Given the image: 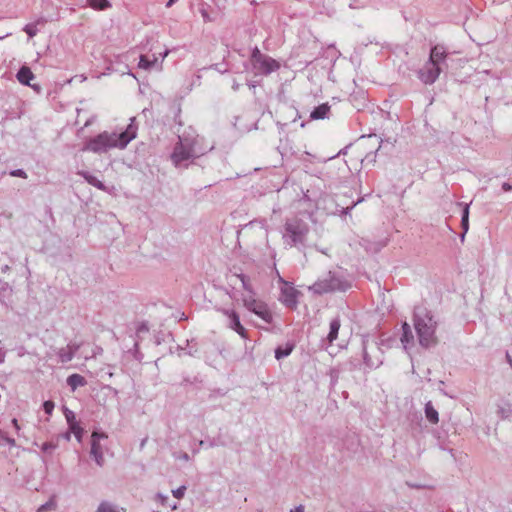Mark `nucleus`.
Instances as JSON below:
<instances>
[{
  "instance_id": "1",
  "label": "nucleus",
  "mask_w": 512,
  "mask_h": 512,
  "mask_svg": "<svg viewBox=\"0 0 512 512\" xmlns=\"http://www.w3.org/2000/svg\"><path fill=\"white\" fill-rule=\"evenodd\" d=\"M135 137L136 128L130 124L125 131L119 134L103 132L97 135L86 143L83 150L101 153L111 148H124Z\"/></svg>"
},
{
  "instance_id": "2",
  "label": "nucleus",
  "mask_w": 512,
  "mask_h": 512,
  "mask_svg": "<svg viewBox=\"0 0 512 512\" xmlns=\"http://www.w3.org/2000/svg\"><path fill=\"white\" fill-rule=\"evenodd\" d=\"M414 326L422 346L430 347L436 343V322L426 307L418 306L415 309Z\"/></svg>"
},
{
  "instance_id": "3",
  "label": "nucleus",
  "mask_w": 512,
  "mask_h": 512,
  "mask_svg": "<svg viewBox=\"0 0 512 512\" xmlns=\"http://www.w3.org/2000/svg\"><path fill=\"white\" fill-rule=\"evenodd\" d=\"M251 63L258 74L268 75L280 68V63L272 57L262 54L255 48L251 55Z\"/></svg>"
},
{
  "instance_id": "4",
  "label": "nucleus",
  "mask_w": 512,
  "mask_h": 512,
  "mask_svg": "<svg viewBox=\"0 0 512 512\" xmlns=\"http://www.w3.org/2000/svg\"><path fill=\"white\" fill-rule=\"evenodd\" d=\"M243 304L249 311L259 316L265 322H272L273 316L268 306L261 300L254 298L253 295L244 297Z\"/></svg>"
},
{
  "instance_id": "5",
  "label": "nucleus",
  "mask_w": 512,
  "mask_h": 512,
  "mask_svg": "<svg viewBox=\"0 0 512 512\" xmlns=\"http://www.w3.org/2000/svg\"><path fill=\"white\" fill-rule=\"evenodd\" d=\"M108 436L105 433L93 432L91 435V450L90 454L95 459L99 466L104 463L103 449L100 445V439H107Z\"/></svg>"
},
{
  "instance_id": "6",
  "label": "nucleus",
  "mask_w": 512,
  "mask_h": 512,
  "mask_svg": "<svg viewBox=\"0 0 512 512\" xmlns=\"http://www.w3.org/2000/svg\"><path fill=\"white\" fill-rule=\"evenodd\" d=\"M441 72L440 66L427 62L422 69L418 72L419 79L425 84L434 83L439 77Z\"/></svg>"
},
{
  "instance_id": "7",
  "label": "nucleus",
  "mask_w": 512,
  "mask_h": 512,
  "mask_svg": "<svg viewBox=\"0 0 512 512\" xmlns=\"http://www.w3.org/2000/svg\"><path fill=\"white\" fill-rule=\"evenodd\" d=\"M299 291L290 283L283 282L281 289V300L290 308H295L298 302Z\"/></svg>"
},
{
  "instance_id": "8",
  "label": "nucleus",
  "mask_w": 512,
  "mask_h": 512,
  "mask_svg": "<svg viewBox=\"0 0 512 512\" xmlns=\"http://www.w3.org/2000/svg\"><path fill=\"white\" fill-rule=\"evenodd\" d=\"M285 228L294 243L301 241L307 232L306 227L297 219L288 221Z\"/></svg>"
},
{
  "instance_id": "9",
  "label": "nucleus",
  "mask_w": 512,
  "mask_h": 512,
  "mask_svg": "<svg viewBox=\"0 0 512 512\" xmlns=\"http://www.w3.org/2000/svg\"><path fill=\"white\" fill-rule=\"evenodd\" d=\"M191 156H192L191 148L185 146L183 143L180 142L175 146L174 151L171 155V159H172L173 163L177 166L181 162L190 159Z\"/></svg>"
},
{
  "instance_id": "10",
  "label": "nucleus",
  "mask_w": 512,
  "mask_h": 512,
  "mask_svg": "<svg viewBox=\"0 0 512 512\" xmlns=\"http://www.w3.org/2000/svg\"><path fill=\"white\" fill-rule=\"evenodd\" d=\"M224 313L231 319V328L241 337L246 338V329L240 323L238 314L235 311H225Z\"/></svg>"
},
{
  "instance_id": "11",
  "label": "nucleus",
  "mask_w": 512,
  "mask_h": 512,
  "mask_svg": "<svg viewBox=\"0 0 512 512\" xmlns=\"http://www.w3.org/2000/svg\"><path fill=\"white\" fill-rule=\"evenodd\" d=\"M34 78V74L27 66H23L17 73V79L21 84L30 85V81Z\"/></svg>"
},
{
  "instance_id": "12",
  "label": "nucleus",
  "mask_w": 512,
  "mask_h": 512,
  "mask_svg": "<svg viewBox=\"0 0 512 512\" xmlns=\"http://www.w3.org/2000/svg\"><path fill=\"white\" fill-rule=\"evenodd\" d=\"M446 57V53L442 47L434 46L431 49L430 57L428 62H433V64H436L439 66V63L443 61Z\"/></svg>"
},
{
  "instance_id": "13",
  "label": "nucleus",
  "mask_w": 512,
  "mask_h": 512,
  "mask_svg": "<svg viewBox=\"0 0 512 512\" xmlns=\"http://www.w3.org/2000/svg\"><path fill=\"white\" fill-rule=\"evenodd\" d=\"M330 111V106L327 103L321 104L316 107L310 114V118L313 120L324 119Z\"/></svg>"
},
{
  "instance_id": "14",
  "label": "nucleus",
  "mask_w": 512,
  "mask_h": 512,
  "mask_svg": "<svg viewBox=\"0 0 512 512\" xmlns=\"http://www.w3.org/2000/svg\"><path fill=\"white\" fill-rule=\"evenodd\" d=\"M68 385L75 390L79 386H84L86 381L83 376L79 374H72L67 378Z\"/></svg>"
},
{
  "instance_id": "15",
  "label": "nucleus",
  "mask_w": 512,
  "mask_h": 512,
  "mask_svg": "<svg viewBox=\"0 0 512 512\" xmlns=\"http://www.w3.org/2000/svg\"><path fill=\"white\" fill-rule=\"evenodd\" d=\"M425 415L429 422L437 424L439 421L438 412L435 410L431 402H428L425 406Z\"/></svg>"
},
{
  "instance_id": "16",
  "label": "nucleus",
  "mask_w": 512,
  "mask_h": 512,
  "mask_svg": "<svg viewBox=\"0 0 512 512\" xmlns=\"http://www.w3.org/2000/svg\"><path fill=\"white\" fill-rule=\"evenodd\" d=\"M158 62V58L156 56L153 57L152 60H150L147 56L141 55L138 63V67L140 69L149 70L154 65H156Z\"/></svg>"
},
{
  "instance_id": "17",
  "label": "nucleus",
  "mask_w": 512,
  "mask_h": 512,
  "mask_svg": "<svg viewBox=\"0 0 512 512\" xmlns=\"http://www.w3.org/2000/svg\"><path fill=\"white\" fill-rule=\"evenodd\" d=\"M339 329H340L339 320H337V319L333 320L330 323V332L328 334V340L330 343H332L334 340L337 339Z\"/></svg>"
},
{
  "instance_id": "18",
  "label": "nucleus",
  "mask_w": 512,
  "mask_h": 512,
  "mask_svg": "<svg viewBox=\"0 0 512 512\" xmlns=\"http://www.w3.org/2000/svg\"><path fill=\"white\" fill-rule=\"evenodd\" d=\"M74 353L75 349L72 346H68L66 349H62L59 354L61 362L65 363L72 360Z\"/></svg>"
},
{
  "instance_id": "19",
  "label": "nucleus",
  "mask_w": 512,
  "mask_h": 512,
  "mask_svg": "<svg viewBox=\"0 0 512 512\" xmlns=\"http://www.w3.org/2000/svg\"><path fill=\"white\" fill-rule=\"evenodd\" d=\"M292 350H293V345H290V344H287L285 348L278 347L275 350V358L280 360V359L290 355Z\"/></svg>"
},
{
  "instance_id": "20",
  "label": "nucleus",
  "mask_w": 512,
  "mask_h": 512,
  "mask_svg": "<svg viewBox=\"0 0 512 512\" xmlns=\"http://www.w3.org/2000/svg\"><path fill=\"white\" fill-rule=\"evenodd\" d=\"M89 5L95 10H105L111 6L107 0H89Z\"/></svg>"
},
{
  "instance_id": "21",
  "label": "nucleus",
  "mask_w": 512,
  "mask_h": 512,
  "mask_svg": "<svg viewBox=\"0 0 512 512\" xmlns=\"http://www.w3.org/2000/svg\"><path fill=\"white\" fill-rule=\"evenodd\" d=\"M71 433L74 434L75 438L80 442L82 440L83 428L80 426L78 422H71V426L69 427Z\"/></svg>"
},
{
  "instance_id": "22",
  "label": "nucleus",
  "mask_w": 512,
  "mask_h": 512,
  "mask_svg": "<svg viewBox=\"0 0 512 512\" xmlns=\"http://www.w3.org/2000/svg\"><path fill=\"white\" fill-rule=\"evenodd\" d=\"M82 175L84 176V178L86 179V181L89 184L93 185L94 187H97L98 189H102V190L105 189L103 183L100 180H98L96 177L85 174V173H83Z\"/></svg>"
},
{
  "instance_id": "23",
  "label": "nucleus",
  "mask_w": 512,
  "mask_h": 512,
  "mask_svg": "<svg viewBox=\"0 0 512 512\" xmlns=\"http://www.w3.org/2000/svg\"><path fill=\"white\" fill-rule=\"evenodd\" d=\"M240 281L242 282L243 289L247 292H249L251 295L253 294L252 285L250 283V280L243 274H237L236 275Z\"/></svg>"
},
{
  "instance_id": "24",
  "label": "nucleus",
  "mask_w": 512,
  "mask_h": 512,
  "mask_svg": "<svg viewBox=\"0 0 512 512\" xmlns=\"http://www.w3.org/2000/svg\"><path fill=\"white\" fill-rule=\"evenodd\" d=\"M56 509V502L54 498H51L47 503L41 505L37 512H47Z\"/></svg>"
},
{
  "instance_id": "25",
  "label": "nucleus",
  "mask_w": 512,
  "mask_h": 512,
  "mask_svg": "<svg viewBox=\"0 0 512 512\" xmlns=\"http://www.w3.org/2000/svg\"><path fill=\"white\" fill-rule=\"evenodd\" d=\"M413 338L412 334H411V330H410V327L407 323H405L403 325V336L401 338V341L403 343H408L410 342V340Z\"/></svg>"
},
{
  "instance_id": "26",
  "label": "nucleus",
  "mask_w": 512,
  "mask_h": 512,
  "mask_svg": "<svg viewBox=\"0 0 512 512\" xmlns=\"http://www.w3.org/2000/svg\"><path fill=\"white\" fill-rule=\"evenodd\" d=\"M97 512H119V511H117V509L112 504H110L108 502H102L99 505Z\"/></svg>"
},
{
  "instance_id": "27",
  "label": "nucleus",
  "mask_w": 512,
  "mask_h": 512,
  "mask_svg": "<svg viewBox=\"0 0 512 512\" xmlns=\"http://www.w3.org/2000/svg\"><path fill=\"white\" fill-rule=\"evenodd\" d=\"M468 217H469V207L466 206L463 210L462 221H461L462 228H463L464 232L468 231Z\"/></svg>"
},
{
  "instance_id": "28",
  "label": "nucleus",
  "mask_w": 512,
  "mask_h": 512,
  "mask_svg": "<svg viewBox=\"0 0 512 512\" xmlns=\"http://www.w3.org/2000/svg\"><path fill=\"white\" fill-rule=\"evenodd\" d=\"M43 408H44V411L48 414V415H51L53 410H54V403L52 401H45L44 404H43Z\"/></svg>"
},
{
  "instance_id": "29",
  "label": "nucleus",
  "mask_w": 512,
  "mask_h": 512,
  "mask_svg": "<svg viewBox=\"0 0 512 512\" xmlns=\"http://www.w3.org/2000/svg\"><path fill=\"white\" fill-rule=\"evenodd\" d=\"M185 491H186V487L185 486H181L178 489L173 490L172 492H173V496L175 498L180 499V498H182L184 496Z\"/></svg>"
},
{
  "instance_id": "30",
  "label": "nucleus",
  "mask_w": 512,
  "mask_h": 512,
  "mask_svg": "<svg viewBox=\"0 0 512 512\" xmlns=\"http://www.w3.org/2000/svg\"><path fill=\"white\" fill-rule=\"evenodd\" d=\"M200 13H201V16H202L204 22L212 21V18L210 17L208 11L205 8H201Z\"/></svg>"
},
{
  "instance_id": "31",
  "label": "nucleus",
  "mask_w": 512,
  "mask_h": 512,
  "mask_svg": "<svg viewBox=\"0 0 512 512\" xmlns=\"http://www.w3.org/2000/svg\"><path fill=\"white\" fill-rule=\"evenodd\" d=\"M24 31L29 35V37H34L36 35V32H37L35 27L29 26V25H27L24 28Z\"/></svg>"
},
{
  "instance_id": "32",
  "label": "nucleus",
  "mask_w": 512,
  "mask_h": 512,
  "mask_svg": "<svg viewBox=\"0 0 512 512\" xmlns=\"http://www.w3.org/2000/svg\"><path fill=\"white\" fill-rule=\"evenodd\" d=\"M66 419H67V422H68V424H69V427L71 426V422H77V421L75 420V416H74V414H73L71 411H69L68 413H66Z\"/></svg>"
},
{
  "instance_id": "33",
  "label": "nucleus",
  "mask_w": 512,
  "mask_h": 512,
  "mask_svg": "<svg viewBox=\"0 0 512 512\" xmlns=\"http://www.w3.org/2000/svg\"><path fill=\"white\" fill-rule=\"evenodd\" d=\"M12 176L26 177L25 172L22 170H15L11 172Z\"/></svg>"
},
{
  "instance_id": "34",
  "label": "nucleus",
  "mask_w": 512,
  "mask_h": 512,
  "mask_svg": "<svg viewBox=\"0 0 512 512\" xmlns=\"http://www.w3.org/2000/svg\"><path fill=\"white\" fill-rule=\"evenodd\" d=\"M502 188L504 191H510L512 189V186L509 183H504Z\"/></svg>"
},
{
  "instance_id": "35",
  "label": "nucleus",
  "mask_w": 512,
  "mask_h": 512,
  "mask_svg": "<svg viewBox=\"0 0 512 512\" xmlns=\"http://www.w3.org/2000/svg\"><path fill=\"white\" fill-rule=\"evenodd\" d=\"M12 424L13 426L15 427L16 430H19L20 429V426H19V423H18V420L17 419H13L12 420Z\"/></svg>"
},
{
  "instance_id": "36",
  "label": "nucleus",
  "mask_w": 512,
  "mask_h": 512,
  "mask_svg": "<svg viewBox=\"0 0 512 512\" xmlns=\"http://www.w3.org/2000/svg\"><path fill=\"white\" fill-rule=\"evenodd\" d=\"M291 512H304V510H303L302 506H299V507L295 508L294 510H291Z\"/></svg>"
},
{
  "instance_id": "37",
  "label": "nucleus",
  "mask_w": 512,
  "mask_h": 512,
  "mask_svg": "<svg viewBox=\"0 0 512 512\" xmlns=\"http://www.w3.org/2000/svg\"><path fill=\"white\" fill-rule=\"evenodd\" d=\"M168 54H169V51H168V50H166V51L164 52V54H163V59H164L165 57H167V56H168Z\"/></svg>"
},
{
  "instance_id": "38",
  "label": "nucleus",
  "mask_w": 512,
  "mask_h": 512,
  "mask_svg": "<svg viewBox=\"0 0 512 512\" xmlns=\"http://www.w3.org/2000/svg\"><path fill=\"white\" fill-rule=\"evenodd\" d=\"M8 443H10V444L14 445V444H15V440H13V439H9V440H8Z\"/></svg>"
}]
</instances>
